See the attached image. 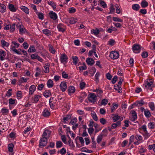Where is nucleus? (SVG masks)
<instances>
[{
	"label": "nucleus",
	"instance_id": "58",
	"mask_svg": "<svg viewBox=\"0 0 155 155\" xmlns=\"http://www.w3.org/2000/svg\"><path fill=\"white\" fill-rule=\"evenodd\" d=\"M91 116L94 120L97 121L98 120V117H97L96 114L94 112L91 113Z\"/></svg>",
	"mask_w": 155,
	"mask_h": 155
},
{
	"label": "nucleus",
	"instance_id": "62",
	"mask_svg": "<svg viewBox=\"0 0 155 155\" xmlns=\"http://www.w3.org/2000/svg\"><path fill=\"white\" fill-rule=\"evenodd\" d=\"M84 66H80L79 67V70L80 71H82L83 70H85L87 68V67L86 66L85 63H83Z\"/></svg>",
	"mask_w": 155,
	"mask_h": 155
},
{
	"label": "nucleus",
	"instance_id": "21",
	"mask_svg": "<svg viewBox=\"0 0 155 155\" xmlns=\"http://www.w3.org/2000/svg\"><path fill=\"white\" fill-rule=\"evenodd\" d=\"M86 62L87 64L92 65L94 63V60L91 58H87L86 59Z\"/></svg>",
	"mask_w": 155,
	"mask_h": 155
},
{
	"label": "nucleus",
	"instance_id": "13",
	"mask_svg": "<svg viewBox=\"0 0 155 155\" xmlns=\"http://www.w3.org/2000/svg\"><path fill=\"white\" fill-rule=\"evenodd\" d=\"M48 15L50 18L54 20H56L58 18L57 14L52 11H50L49 12Z\"/></svg>",
	"mask_w": 155,
	"mask_h": 155
},
{
	"label": "nucleus",
	"instance_id": "50",
	"mask_svg": "<svg viewBox=\"0 0 155 155\" xmlns=\"http://www.w3.org/2000/svg\"><path fill=\"white\" fill-rule=\"evenodd\" d=\"M63 146V144L61 141H57L56 143V147L58 148H61Z\"/></svg>",
	"mask_w": 155,
	"mask_h": 155
},
{
	"label": "nucleus",
	"instance_id": "33",
	"mask_svg": "<svg viewBox=\"0 0 155 155\" xmlns=\"http://www.w3.org/2000/svg\"><path fill=\"white\" fill-rule=\"evenodd\" d=\"M43 95L45 97L47 98L51 95V91L50 90H46L43 93Z\"/></svg>",
	"mask_w": 155,
	"mask_h": 155
},
{
	"label": "nucleus",
	"instance_id": "15",
	"mask_svg": "<svg viewBox=\"0 0 155 155\" xmlns=\"http://www.w3.org/2000/svg\"><path fill=\"white\" fill-rule=\"evenodd\" d=\"M50 114V110L48 108H45L43 112L42 115L45 117H48Z\"/></svg>",
	"mask_w": 155,
	"mask_h": 155
},
{
	"label": "nucleus",
	"instance_id": "11",
	"mask_svg": "<svg viewBox=\"0 0 155 155\" xmlns=\"http://www.w3.org/2000/svg\"><path fill=\"white\" fill-rule=\"evenodd\" d=\"M41 97V96L39 94L35 95L33 97H32L31 99V101H32V103H37Z\"/></svg>",
	"mask_w": 155,
	"mask_h": 155
},
{
	"label": "nucleus",
	"instance_id": "8",
	"mask_svg": "<svg viewBox=\"0 0 155 155\" xmlns=\"http://www.w3.org/2000/svg\"><path fill=\"white\" fill-rule=\"evenodd\" d=\"M48 142L47 138H41L40 140L39 143V147H42L46 145Z\"/></svg>",
	"mask_w": 155,
	"mask_h": 155
},
{
	"label": "nucleus",
	"instance_id": "63",
	"mask_svg": "<svg viewBox=\"0 0 155 155\" xmlns=\"http://www.w3.org/2000/svg\"><path fill=\"white\" fill-rule=\"evenodd\" d=\"M135 139L137 140V141L141 142V141L142 139V137L141 136L137 135L135 137Z\"/></svg>",
	"mask_w": 155,
	"mask_h": 155
},
{
	"label": "nucleus",
	"instance_id": "38",
	"mask_svg": "<svg viewBox=\"0 0 155 155\" xmlns=\"http://www.w3.org/2000/svg\"><path fill=\"white\" fill-rule=\"evenodd\" d=\"M98 2L103 8H107V5L104 1L102 0H99Z\"/></svg>",
	"mask_w": 155,
	"mask_h": 155
},
{
	"label": "nucleus",
	"instance_id": "26",
	"mask_svg": "<svg viewBox=\"0 0 155 155\" xmlns=\"http://www.w3.org/2000/svg\"><path fill=\"white\" fill-rule=\"evenodd\" d=\"M6 6L4 4L0 3V11L3 13L5 12Z\"/></svg>",
	"mask_w": 155,
	"mask_h": 155
},
{
	"label": "nucleus",
	"instance_id": "3",
	"mask_svg": "<svg viewBox=\"0 0 155 155\" xmlns=\"http://www.w3.org/2000/svg\"><path fill=\"white\" fill-rule=\"evenodd\" d=\"M87 99L90 102L95 104L97 101V96L94 93H91L88 95Z\"/></svg>",
	"mask_w": 155,
	"mask_h": 155
},
{
	"label": "nucleus",
	"instance_id": "4",
	"mask_svg": "<svg viewBox=\"0 0 155 155\" xmlns=\"http://www.w3.org/2000/svg\"><path fill=\"white\" fill-rule=\"evenodd\" d=\"M4 25L5 26L4 27V29L5 30H8L10 29V32H13L15 30V24L13 23L12 25L10 24L7 25L6 23H4Z\"/></svg>",
	"mask_w": 155,
	"mask_h": 155
},
{
	"label": "nucleus",
	"instance_id": "64",
	"mask_svg": "<svg viewBox=\"0 0 155 155\" xmlns=\"http://www.w3.org/2000/svg\"><path fill=\"white\" fill-rule=\"evenodd\" d=\"M38 56V55L36 53L32 54L31 55V58L32 59L35 60L37 59Z\"/></svg>",
	"mask_w": 155,
	"mask_h": 155
},
{
	"label": "nucleus",
	"instance_id": "16",
	"mask_svg": "<svg viewBox=\"0 0 155 155\" xmlns=\"http://www.w3.org/2000/svg\"><path fill=\"white\" fill-rule=\"evenodd\" d=\"M55 100H54V98L53 97H51L50 98L49 101V105L51 108L52 109H53L55 105Z\"/></svg>",
	"mask_w": 155,
	"mask_h": 155
},
{
	"label": "nucleus",
	"instance_id": "51",
	"mask_svg": "<svg viewBox=\"0 0 155 155\" xmlns=\"http://www.w3.org/2000/svg\"><path fill=\"white\" fill-rule=\"evenodd\" d=\"M49 50L50 52L52 54H54L55 52V50L53 46L50 45H49Z\"/></svg>",
	"mask_w": 155,
	"mask_h": 155
},
{
	"label": "nucleus",
	"instance_id": "18",
	"mask_svg": "<svg viewBox=\"0 0 155 155\" xmlns=\"http://www.w3.org/2000/svg\"><path fill=\"white\" fill-rule=\"evenodd\" d=\"M71 117V114H68L66 115L65 117L63 118L62 121L64 123H65L67 121L70 119Z\"/></svg>",
	"mask_w": 155,
	"mask_h": 155
},
{
	"label": "nucleus",
	"instance_id": "31",
	"mask_svg": "<svg viewBox=\"0 0 155 155\" xmlns=\"http://www.w3.org/2000/svg\"><path fill=\"white\" fill-rule=\"evenodd\" d=\"M114 89L118 91V93H122L121 87L120 85L118 84H116L114 85Z\"/></svg>",
	"mask_w": 155,
	"mask_h": 155
},
{
	"label": "nucleus",
	"instance_id": "23",
	"mask_svg": "<svg viewBox=\"0 0 155 155\" xmlns=\"http://www.w3.org/2000/svg\"><path fill=\"white\" fill-rule=\"evenodd\" d=\"M12 45L11 46V49H14L15 48H18L19 47L20 44L18 43H17L15 41H12Z\"/></svg>",
	"mask_w": 155,
	"mask_h": 155
},
{
	"label": "nucleus",
	"instance_id": "30",
	"mask_svg": "<svg viewBox=\"0 0 155 155\" xmlns=\"http://www.w3.org/2000/svg\"><path fill=\"white\" fill-rule=\"evenodd\" d=\"M1 44L2 47L3 48L5 47H8L9 46V43L6 42L4 40H1Z\"/></svg>",
	"mask_w": 155,
	"mask_h": 155
},
{
	"label": "nucleus",
	"instance_id": "24",
	"mask_svg": "<svg viewBox=\"0 0 155 155\" xmlns=\"http://www.w3.org/2000/svg\"><path fill=\"white\" fill-rule=\"evenodd\" d=\"M6 55V53L5 51L1 50L0 51V59L3 61L4 60V57Z\"/></svg>",
	"mask_w": 155,
	"mask_h": 155
},
{
	"label": "nucleus",
	"instance_id": "12",
	"mask_svg": "<svg viewBox=\"0 0 155 155\" xmlns=\"http://www.w3.org/2000/svg\"><path fill=\"white\" fill-rule=\"evenodd\" d=\"M57 28L59 31L64 32L66 29L65 26L63 24H59L57 26Z\"/></svg>",
	"mask_w": 155,
	"mask_h": 155
},
{
	"label": "nucleus",
	"instance_id": "60",
	"mask_svg": "<svg viewBox=\"0 0 155 155\" xmlns=\"http://www.w3.org/2000/svg\"><path fill=\"white\" fill-rule=\"evenodd\" d=\"M86 85V84L85 82L81 81L80 84V87L81 89H83Z\"/></svg>",
	"mask_w": 155,
	"mask_h": 155
},
{
	"label": "nucleus",
	"instance_id": "46",
	"mask_svg": "<svg viewBox=\"0 0 155 155\" xmlns=\"http://www.w3.org/2000/svg\"><path fill=\"white\" fill-rule=\"evenodd\" d=\"M17 97L18 99H20L22 97V94L21 91H18L16 93Z\"/></svg>",
	"mask_w": 155,
	"mask_h": 155
},
{
	"label": "nucleus",
	"instance_id": "28",
	"mask_svg": "<svg viewBox=\"0 0 155 155\" xmlns=\"http://www.w3.org/2000/svg\"><path fill=\"white\" fill-rule=\"evenodd\" d=\"M148 4V3L145 0L142 1L140 3L141 6L143 8L147 7Z\"/></svg>",
	"mask_w": 155,
	"mask_h": 155
},
{
	"label": "nucleus",
	"instance_id": "14",
	"mask_svg": "<svg viewBox=\"0 0 155 155\" xmlns=\"http://www.w3.org/2000/svg\"><path fill=\"white\" fill-rule=\"evenodd\" d=\"M60 61L62 63H67L68 61V58L65 54H61L60 57Z\"/></svg>",
	"mask_w": 155,
	"mask_h": 155
},
{
	"label": "nucleus",
	"instance_id": "39",
	"mask_svg": "<svg viewBox=\"0 0 155 155\" xmlns=\"http://www.w3.org/2000/svg\"><path fill=\"white\" fill-rule=\"evenodd\" d=\"M112 105L113 106L111 107V113H113L115 110L118 106V105L117 104L113 103Z\"/></svg>",
	"mask_w": 155,
	"mask_h": 155
},
{
	"label": "nucleus",
	"instance_id": "52",
	"mask_svg": "<svg viewBox=\"0 0 155 155\" xmlns=\"http://www.w3.org/2000/svg\"><path fill=\"white\" fill-rule=\"evenodd\" d=\"M148 127L150 129H153L155 127V123L153 122H150L148 124Z\"/></svg>",
	"mask_w": 155,
	"mask_h": 155
},
{
	"label": "nucleus",
	"instance_id": "43",
	"mask_svg": "<svg viewBox=\"0 0 155 155\" xmlns=\"http://www.w3.org/2000/svg\"><path fill=\"white\" fill-rule=\"evenodd\" d=\"M149 106L151 109V110L153 111L155 110V107L154 104L153 102H150L148 104Z\"/></svg>",
	"mask_w": 155,
	"mask_h": 155
},
{
	"label": "nucleus",
	"instance_id": "47",
	"mask_svg": "<svg viewBox=\"0 0 155 155\" xmlns=\"http://www.w3.org/2000/svg\"><path fill=\"white\" fill-rule=\"evenodd\" d=\"M104 136L103 134H101L98 136L97 138V142L99 143L103 139V137Z\"/></svg>",
	"mask_w": 155,
	"mask_h": 155
},
{
	"label": "nucleus",
	"instance_id": "1",
	"mask_svg": "<svg viewBox=\"0 0 155 155\" xmlns=\"http://www.w3.org/2000/svg\"><path fill=\"white\" fill-rule=\"evenodd\" d=\"M139 131L141 133H143V134L144 137V138L147 139L149 137L150 135V134L148 133L147 130L146 126L145 125H142L138 129Z\"/></svg>",
	"mask_w": 155,
	"mask_h": 155
},
{
	"label": "nucleus",
	"instance_id": "49",
	"mask_svg": "<svg viewBox=\"0 0 155 155\" xmlns=\"http://www.w3.org/2000/svg\"><path fill=\"white\" fill-rule=\"evenodd\" d=\"M66 152V150L65 148L63 147L60 150H59L58 151V153H60V154L61 155H64L65 154Z\"/></svg>",
	"mask_w": 155,
	"mask_h": 155
},
{
	"label": "nucleus",
	"instance_id": "61",
	"mask_svg": "<svg viewBox=\"0 0 155 155\" xmlns=\"http://www.w3.org/2000/svg\"><path fill=\"white\" fill-rule=\"evenodd\" d=\"M12 91V89L10 88L9 89L8 91L6 92V96L8 97H10L12 95V93L11 92Z\"/></svg>",
	"mask_w": 155,
	"mask_h": 155
},
{
	"label": "nucleus",
	"instance_id": "54",
	"mask_svg": "<svg viewBox=\"0 0 155 155\" xmlns=\"http://www.w3.org/2000/svg\"><path fill=\"white\" fill-rule=\"evenodd\" d=\"M14 147V145L12 143L9 144L8 145V151L12 152L13 151V148Z\"/></svg>",
	"mask_w": 155,
	"mask_h": 155
},
{
	"label": "nucleus",
	"instance_id": "37",
	"mask_svg": "<svg viewBox=\"0 0 155 155\" xmlns=\"http://www.w3.org/2000/svg\"><path fill=\"white\" fill-rule=\"evenodd\" d=\"M36 51V49L35 47L33 45L30 46L29 49L28 50V52L29 53L35 52Z\"/></svg>",
	"mask_w": 155,
	"mask_h": 155
},
{
	"label": "nucleus",
	"instance_id": "29",
	"mask_svg": "<svg viewBox=\"0 0 155 155\" xmlns=\"http://www.w3.org/2000/svg\"><path fill=\"white\" fill-rule=\"evenodd\" d=\"M9 110L6 108H2L1 111V112L2 113V114L3 115H7L9 113Z\"/></svg>",
	"mask_w": 155,
	"mask_h": 155
},
{
	"label": "nucleus",
	"instance_id": "9",
	"mask_svg": "<svg viewBox=\"0 0 155 155\" xmlns=\"http://www.w3.org/2000/svg\"><path fill=\"white\" fill-rule=\"evenodd\" d=\"M130 114L132 115L131 117H130V120L132 121H135L137 118V113L134 110L131 111Z\"/></svg>",
	"mask_w": 155,
	"mask_h": 155
},
{
	"label": "nucleus",
	"instance_id": "22",
	"mask_svg": "<svg viewBox=\"0 0 155 155\" xmlns=\"http://www.w3.org/2000/svg\"><path fill=\"white\" fill-rule=\"evenodd\" d=\"M43 33L48 36H49L51 35V31H50L48 29H43L42 31Z\"/></svg>",
	"mask_w": 155,
	"mask_h": 155
},
{
	"label": "nucleus",
	"instance_id": "56",
	"mask_svg": "<svg viewBox=\"0 0 155 155\" xmlns=\"http://www.w3.org/2000/svg\"><path fill=\"white\" fill-rule=\"evenodd\" d=\"M69 140L68 141V144L69 146L72 148H73L74 147V146L73 143V142L71 139L70 137L68 136Z\"/></svg>",
	"mask_w": 155,
	"mask_h": 155
},
{
	"label": "nucleus",
	"instance_id": "6",
	"mask_svg": "<svg viewBox=\"0 0 155 155\" xmlns=\"http://www.w3.org/2000/svg\"><path fill=\"white\" fill-rule=\"evenodd\" d=\"M141 46L137 44H134L132 47V49L133 52L136 53H138L140 52L141 50Z\"/></svg>",
	"mask_w": 155,
	"mask_h": 155
},
{
	"label": "nucleus",
	"instance_id": "59",
	"mask_svg": "<svg viewBox=\"0 0 155 155\" xmlns=\"http://www.w3.org/2000/svg\"><path fill=\"white\" fill-rule=\"evenodd\" d=\"M113 20L115 21H118L122 22L123 21L122 19L116 17H114L113 18Z\"/></svg>",
	"mask_w": 155,
	"mask_h": 155
},
{
	"label": "nucleus",
	"instance_id": "34",
	"mask_svg": "<svg viewBox=\"0 0 155 155\" xmlns=\"http://www.w3.org/2000/svg\"><path fill=\"white\" fill-rule=\"evenodd\" d=\"M8 8L9 10L12 12H15L17 10L14 5L12 4H9L8 5Z\"/></svg>",
	"mask_w": 155,
	"mask_h": 155
},
{
	"label": "nucleus",
	"instance_id": "19",
	"mask_svg": "<svg viewBox=\"0 0 155 155\" xmlns=\"http://www.w3.org/2000/svg\"><path fill=\"white\" fill-rule=\"evenodd\" d=\"M144 104L143 101V100L136 101L133 104L134 105L138 107H141Z\"/></svg>",
	"mask_w": 155,
	"mask_h": 155
},
{
	"label": "nucleus",
	"instance_id": "25",
	"mask_svg": "<svg viewBox=\"0 0 155 155\" xmlns=\"http://www.w3.org/2000/svg\"><path fill=\"white\" fill-rule=\"evenodd\" d=\"M50 132L48 130H46L44 131L42 134V137L47 138L49 136Z\"/></svg>",
	"mask_w": 155,
	"mask_h": 155
},
{
	"label": "nucleus",
	"instance_id": "20",
	"mask_svg": "<svg viewBox=\"0 0 155 155\" xmlns=\"http://www.w3.org/2000/svg\"><path fill=\"white\" fill-rule=\"evenodd\" d=\"M68 93L69 95L71 94L74 93L75 92V89L74 87L72 86H71L68 87Z\"/></svg>",
	"mask_w": 155,
	"mask_h": 155
},
{
	"label": "nucleus",
	"instance_id": "10",
	"mask_svg": "<svg viewBox=\"0 0 155 155\" xmlns=\"http://www.w3.org/2000/svg\"><path fill=\"white\" fill-rule=\"evenodd\" d=\"M60 87L61 90L62 92H64L67 87L66 82L65 81L62 82L60 85Z\"/></svg>",
	"mask_w": 155,
	"mask_h": 155
},
{
	"label": "nucleus",
	"instance_id": "42",
	"mask_svg": "<svg viewBox=\"0 0 155 155\" xmlns=\"http://www.w3.org/2000/svg\"><path fill=\"white\" fill-rule=\"evenodd\" d=\"M144 114L145 116L147 118H149L151 116L150 112L148 110H146L144 111Z\"/></svg>",
	"mask_w": 155,
	"mask_h": 155
},
{
	"label": "nucleus",
	"instance_id": "53",
	"mask_svg": "<svg viewBox=\"0 0 155 155\" xmlns=\"http://www.w3.org/2000/svg\"><path fill=\"white\" fill-rule=\"evenodd\" d=\"M49 65L48 64H45L44 66V67L45 69V70L44 71L45 73H47L49 72Z\"/></svg>",
	"mask_w": 155,
	"mask_h": 155
},
{
	"label": "nucleus",
	"instance_id": "2",
	"mask_svg": "<svg viewBox=\"0 0 155 155\" xmlns=\"http://www.w3.org/2000/svg\"><path fill=\"white\" fill-rule=\"evenodd\" d=\"M143 85L147 90H151L152 88L154 87L153 82L150 79L147 80Z\"/></svg>",
	"mask_w": 155,
	"mask_h": 155
},
{
	"label": "nucleus",
	"instance_id": "32",
	"mask_svg": "<svg viewBox=\"0 0 155 155\" xmlns=\"http://www.w3.org/2000/svg\"><path fill=\"white\" fill-rule=\"evenodd\" d=\"M19 26L20 28L19 29V33L20 34H22L25 33L26 30L24 28V27L22 25H20Z\"/></svg>",
	"mask_w": 155,
	"mask_h": 155
},
{
	"label": "nucleus",
	"instance_id": "36",
	"mask_svg": "<svg viewBox=\"0 0 155 155\" xmlns=\"http://www.w3.org/2000/svg\"><path fill=\"white\" fill-rule=\"evenodd\" d=\"M100 32V31L98 28H96L92 29L91 31V33L95 35H98Z\"/></svg>",
	"mask_w": 155,
	"mask_h": 155
},
{
	"label": "nucleus",
	"instance_id": "17",
	"mask_svg": "<svg viewBox=\"0 0 155 155\" xmlns=\"http://www.w3.org/2000/svg\"><path fill=\"white\" fill-rule=\"evenodd\" d=\"M36 87L34 85H31L29 88V95H32L35 91Z\"/></svg>",
	"mask_w": 155,
	"mask_h": 155
},
{
	"label": "nucleus",
	"instance_id": "41",
	"mask_svg": "<svg viewBox=\"0 0 155 155\" xmlns=\"http://www.w3.org/2000/svg\"><path fill=\"white\" fill-rule=\"evenodd\" d=\"M72 59L73 60V64L76 65L79 61L78 57L76 56H72Z\"/></svg>",
	"mask_w": 155,
	"mask_h": 155
},
{
	"label": "nucleus",
	"instance_id": "5",
	"mask_svg": "<svg viewBox=\"0 0 155 155\" xmlns=\"http://www.w3.org/2000/svg\"><path fill=\"white\" fill-rule=\"evenodd\" d=\"M119 53L117 51H112L110 54L109 57L112 59H116L118 58L119 57Z\"/></svg>",
	"mask_w": 155,
	"mask_h": 155
},
{
	"label": "nucleus",
	"instance_id": "35",
	"mask_svg": "<svg viewBox=\"0 0 155 155\" xmlns=\"http://www.w3.org/2000/svg\"><path fill=\"white\" fill-rule=\"evenodd\" d=\"M47 85L48 88L52 87L54 85L53 81L51 79H49L47 82Z\"/></svg>",
	"mask_w": 155,
	"mask_h": 155
},
{
	"label": "nucleus",
	"instance_id": "57",
	"mask_svg": "<svg viewBox=\"0 0 155 155\" xmlns=\"http://www.w3.org/2000/svg\"><path fill=\"white\" fill-rule=\"evenodd\" d=\"M148 149L149 150H153V151L155 152V144H153L152 145H149Z\"/></svg>",
	"mask_w": 155,
	"mask_h": 155
},
{
	"label": "nucleus",
	"instance_id": "7",
	"mask_svg": "<svg viewBox=\"0 0 155 155\" xmlns=\"http://www.w3.org/2000/svg\"><path fill=\"white\" fill-rule=\"evenodd\" d=\"M77 21V19L74 17L68 18L65 21V23L67 24H73L75 23Z\"/></svg>",
	"mask_w": 155,
	"mask_h": 155
},
{
	"label": "nucleus",
	"instance_id": "45",
	"mask_svg": "<svg viewBox=\"0 0 155 155\" xmlns=\"http://www.w3.org/2000/svg\"><path fill=\"white\" fill-rule=\"evenodd\" d=\"M28 78H25L24 77H21L19 80L18 81L21 84L24 82H26L28 79Z\"/></svg>",
	"mask_w": 155,
	"mask_h": 155
},
{
	"label": "nucleus",
	"instance_id": "27",
	"mask_svg": "<svg viewBox=\"0 0 155 155\" xmlns=\"http://www.w3.org/2000/svg\"><path fill=\"white\" fill-rule=\"evenodd\" d=\"M48 4L51 5L53 9L55 11L56 8V5L55 2L53 1H48Z\"/></svg>",
	"mask_w": 155,
	"mask_h": 155
},
{
	"label": "nucleus",
	"instance_id": "55",
	"mask_svg": "<svg viewBox=\"0 0 155 155\" xmlns=\"http://www.w3.org/2000/svg\"><path fill=\"white\" fill-rule=\"evenodd\" d=\"M36 14L38 16V18L41 20H42L44 18V15L42 13H40L37 12Z\"/></svg>",
	"mask_w": 155,
	"mask_h": 155
},
{
	"label": "nucleus",
	"instance_id": "44",
	"mask_svg": "<svg viewBox=\"0 0 155 155\" xmlns=\"http://www.w3.org/2000/svg\"><path fill=\"white\" fill-rule=\"evenodd\" d=\"M20 8L22 11H24L27 14H28L29 13L28 9L25 6H21L20 7Z\"/></svg>",
	"mask_w": 155,
	"mask_h": 155
},
{
	"label": "nucleus",
	"instance_id": "48",
	"mask_svg": "<svg viewBox=\"0 0 155 155\" xmlns=\"http://www.w3.org/2000/svg\"><path fill=\"white\" fill-rule=\"evenodd\" d=\"M77 121V118L76 117H74L71 120L70 122L69 123V124L71 125H73L76 124Z\"/></svg>",
	"mask_w": 155,
	"mask_h": 155
},
{
	"label": "nucleus",
	"instance_id": "40",
	"mask_svg": "<svg viewBox=\"0 0 155 155\" xmlns=\"http://www.w3.org/2000/svg\"><path fill=\"white\" fill-rule=\"evenodd\" d=\"M132 8L134 10L137 11L139 9L140 6L137 4H134L132 6Z\"/></svg>",
	"mask_w": 155,
	"mask_h": 155
}]
</instances>
